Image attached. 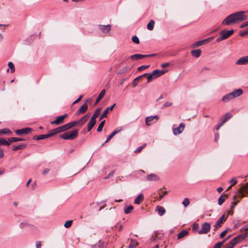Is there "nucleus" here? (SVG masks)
<instances>
[{"mask_svg": "<svg viewBox=\"0 0 248 248\" xmlns=\"http://www.w3.org/2000/svg\"><path fill=\"white\" fill-rule=\"evenodd\" d=\"M188 233V232L186 230H183L178 234V239H181L185 236H186Z\"/></svg>", "mask_w": 248, "mask_h": 248, "instance_id": "29", "label": "nucleus"}, {"mask_svg": "<svg viewBox=\"0 0 248 248\" xmlns=\"http://www.w3.org/2000/svg\"><path fill=\"white\" fill-rule=\"evenodd\" d=\"M167 70H159L158 69L154 70L151 73H150L148 75L147 77V82L148 83L151 82L153 79H155L159 76L163 75L166 72H167Z\"/></svg>", "mask_w": 248, "mask_h": 248, "instance_id": "3", "label": "nucleus"}, {"mask_svg": "<svg viewBox=\"0 0 248 248\" xmlns=\"http://www.w3.org/2000/svg\"><path fill=\"white\" fill-rule=\"evenodd\" d=\"M156 210L160 216H163L166 212L165 208L162 206H157Z\"/></svg>", "mask_w": 248, "mask_h": 248, "instance_id": "31", "label": "nucleus"}, {"mask_svg": "<svg viewBox=\"0 0 248 248\" xmlns=\"http://www.w3.org/2000/svg\"><path fill=\"white\" fill-rule=\"evenodd\" d=\"M57 133H59V132L57 131V128H55L53 130H52L51 131H50V133H49L48 134L49 135H50V137H52V136L57 134Z\"/></svg>", "mask_w": 248, "mask_h": 248, "instance_id": "54", "label": "nucleus"}, {"mask_svg": "<svg viewBox=\"0 0 248 248\" xmlns=\"http://www.w3.org/2000/svg\"><path fill=\"white\" fill-rule=\"evenodd\" d=\"M98 27L99 30L104 33H108L111 29V25L108 24L107 25H99Z\"/></svg>", "mask_w": 248, "mask_h": 248, "instance_id": "14", "label": "nucleus"}, {"mask_svg": "<svg viewBox=\"0 0 248 248\" xmlns=\"http://www.w3.org/2000/svg\"><path fill=\"white\" fill-rule=\"evenodd\" d=\"M138 245L139 243L136 240L131 239L128 247L129 248H136Z\"/></svg>", "mask_w": 248, "mask_h": 248, "instance_id": "32", "label": "nucleus"}, {"mask_svg": "<svg viewBox=\"0 0 248 248\" xmlns=\"http://www.w3.org/2000/svg\"><path fill=\"white\" fill-rule=\"evenodd\" d=\"M227 197V194H223L220 196L218 200V204L219 205H221L223 204V203L225 202V198Z\"/></svg>", "mask_w": 248, "mask_h": 248, "instance_id": "33", "label": "nucleus"}, {"mask_svg": "<svg viewBox=\"0 0 248 248\" xmlns=\"http://www.w3.org/2000/svg\"><path fill=\"white\" fill-rule=\"evenodd\" d=\"M191 55L196 58H199L202 54V51L200 49L192 50L191 51Z\"/></svg>", "mask_w": 248, "mask_h": 248, "instance_id": "27", "label": "nucleus"}, {"mask_svg": "<svg viewBox=\"0 0 248 248\" xmlns=\"http://www.w3.org/2000/svg\"><path fill=\"white\" fill-rule=\"evenodd\" d=\"M149 67V65H142L138 67V71H141L145 69L148 68Z\"/></svg>", "mask_w": 248, "mask_h": 248, "instance_id": "52", "label": "nucleus"}, {"mask_svg": "<svg viewBox=\"0 0 248 248\" xmlns=\"http://www.w3.org/2000/svg\"><path fill=\"white\" fill-rule=\"evenodd\" d=\"M232 117V115L229 113V112H228V113H226L225 115H224L223 116H222L220 119V121H222V123H226L228 120H229L230 118H231Z\"/></svg>", "mask_w": 248, "mask_h": 248, "instance_id": "23", "label": "nucleus"}, {"mask_svg": "<svg viewBox=\"0 0 248 248\" xmlns=\"http://www.w3.org/2000/svg\"><path fill=\"white\" fill-rule=\"evenodd\" d=\"M145 145L146 144H145L142 146L139 147L136 150H135L134 153L137 154L140 152Z\"/></svg>", "mask_w": 248, "mask_h": 248, "instance_id": "50", "label": "nucleus"}, {"mask_svg": "<svg viewBox=\"0 0 248 248\" xmlns=\"http://www.w3.org/2000/svg\"><path fill=\"white\" fill-rule=\"evenodd\" d=\"M116 105V104H114L113 105L110 106V107L107 108L103 111V112L101 115L99 120H101L104 118H106L107 117V114L109 112V111H111L113 110V108Z\"/></svg>", "mask_w": 248, "mask_h": 248, "instance_id": "16", "label": "nucleus"}, {"mask_svg": "<svg viewBox=\"0 0 248 248\" xmlns=\"http://www.w3.org/2000/svg\"><path fill=\"white\" fill-rule=\"evenodd\" d=\"M247 235L246 234H241L237 236L235 238H233L230 242L232 243L233 246L236 245L237 244L242 241L243 240L245 239Z\"/></svg>", "mask_w": 248, "mask_h": 248, "instance_id": "9", "label": "nucleus"}, {"mask_svg": "<svg viewBox=\"0 0 248 248\" xmlns=\"http://www.w3.org/2000/svg\"><path fill=\"white\" fill-rule=\"evenodd\" d=\"M51 135H49L48 134L45 135H40L39 136H35L33 137V140H44L45 139L48 138L50 137Z\"/></svg>", "mask_w": 248, "mask_h": 248, "instance_id": "24", "label": "nucleus"}, {"mask_svg": "<svg viewBox=\"0 0 248 248\" xmlns=\"http://www.w3.org/2000/svg\"><path fill=\"white\" fill-rule=\"evenodd\" d=\"M234 246L230 242V243L226 246L225 248H233Z\"/></svg>", "mask_w": 248, "mask_h": 248, "instance_id": "63", "label": "nucleus"}, {"mask_svg": "<svg viewBox=\"0 0 248 248\" xmlns=\"http://www.w3.org/2000/svg\"><path fill=\"white\" fill-rule=\"evenodd\" d=\"M68 117V114H65L63 115L57 117L56 120L51 122L52 124L59 125L64 123V120L65 118Z\"/></svg>", "mask_w": 248, "mask_h": 248, "instance_id": "7", "label": "nucleus"}, {"mask_svg": "<svg viewBox=\"0 0 248 248\" xmlns=\"http://www.w3.org/2000/svg\"><path fill=\"white\" fill-rule=\"evenodd\" d=\"M239 192L241 194V198L247 196L248 194V183L245 186L243 185L241 186Z\"/></svg>", "mask_w": 248, "mask_h": 248, "instance_id": "13", "label": "nucleus"}, {"mask_svg": "<svg viewBox=\"0 0 248 248\" xmlns=\"http://www.w3.org/2000/svg\"><path fill=\"white\" fill-rule=\"evenodd\" d=\"M23 140H24L22 138H16V137H11V138H9L8 139V141H9L10 144L13 142H17V141H22Z\"/></svg>", "mask_w": 248, "mask_h": 248, "instance_id": "36", "label": "nucleus"}, {"mask_svg": "<svg viewBox=\"0 0 248 248\" xmlns=\"http://www.w3.org/2000/svg\"><path fill=\"white\" fill-rule=\"evenodd\" d=\"M88 109L87 104L84 103L78 110L76 113L77 115L85 113Z\"/></svg>", "mask_w": 248, "mask_h": 248, "instance_id": "19", "label": "nucleus"}, {"mask_svg": "<svg viewBox=\"0 0 248 248\" xmlns=\"http://www.w3.org/2000/svg\"><path fill=\"white\" fill-rule=\"evenodd\" d=\"M229 182L231 184V186H233L237 184V180L235 177H233L230 180Z\"/></svg>", "mask_w": 248, "mask_h": 248, "instance_id": "48", "label": "nucleus"}, {"mask_svg": "<svg viewBox=\"0 0 248 248\" xmlns=\"http://www.w3.org/2000/svg\"><path fill=\"white\" fill-rule=\"evenodd\" d=\"M97 248H103L104 245V242L101 240L99 241L98 242Z\"/></svg>", "mask_w": 248, "mask_h": 248, "instance_id": "55", "label": "nucleus"}, {"mask_svg": "<svg viewBox=\"0 0 248 248\" xmlns=\"http://www.w3.org/2000/svg\"><path fill=\"white\" fill-rule=\"evenodd\" d=\"M224 123H222V121H219V124H217V125L216 126V130H218L221 126H222L223 125Z\"/></svg>", "mask_w": 248, "mask_h": 248, "instance_id": "60", "label": "nucleus"}, {"mask_svg": "<svg viewBox=\"0 0 248 248\" xmlns=\"http://www.w3.org/2000/svg\"><path fill=\"white\" fill-rule=\"evenodd\" d=\"M230 230V229L227 228L225 231H223L220 234V238H223L227 234L228 231Z\"/></svg>", "mask_w": 248, "mask_h": 248, "instance_id": "51", "label": "nucleus"}, {"mask_svg": "<svg viewBox=\"0 0 248 248\" xmlns=\"http://www.w3.org/2000/svg\"><path fill=\"white\" fill-rule=\"evenodd\" d=\"M120 129H118V128L116 129L112 133H111L107 139L106 141L103 143L102 146H103L105 143L108 142L117 133L120 131Z\"/></svg>", "mask_w": 248, "mask_h": 248, "instance_id": "21", "label": "nucleus"}, {"mask_svg": "<svg viewBox=\"0 0 248 248\" xmlns=\"http://www.w3.org/2000/svg\"><path fill=\"white\" fill-rule=\"evenodd\" d=\"M189 203H190L189 200L187 198L184 199V200L182 202L183 205L185 207H187L189 204Z\"/></svg>", "mask_w": 248, "mask_h": 248, "instance_id": "44", "label": "nucleus"}, {"mask_svg": "<svg viewBox=\"0 0 248 248\" xmlns=\"http://www.w3.org/2000/svg\"><path fill=\"white\" fill-rule=\"evenodd\" d=\"M133 209H134L133 206L132 205H129L127 207H125L124 208V213L126 214H129L132 211Z\"/></svg>", "mask_w": 248, "mask_h": 248, "instance_id": "40", "label": "nucleus"}, {"mask_svg": "<svg viewBox=\"0 0 248 248\" xmlns=\"http://www.w3.org/2000/svg\"><path fill=\"white\" fill-rule=\"evenodd\" d=\"M26 147V145L20 144L17 146H14L12 148V150L14 151H16L19 150L23 149Z\"/></svg>", "mask_w": 248, "mask_h": 248, "instance_id": "35", "label": "nucleus"}, {"mask_svg": "<svg viewBox=\"0 0 248 248\" xmlns=\"http://www.w3.org/2000/svg\"><path fill=\"white\" fill-rule=\"evenodd\" d=\"M32 130L31 128L27 127L25 128L16 130L15 131V133L17 135H22L23 134H27L31 132Z\"/></svg>", "mask_w": 248, "mask_h": 248, "instance_id": "12", "label": "nucleus"}, {"mask_svg": "<svg viewBox=\"0 0 248 248\" xmlns=\"http://www.w3.org/2000/svg\"><path fill=\"white\" fill-rule=\"evenodd\" d=\"M145 179L149 181H157L159 180V177L155 174L151 173L147 175Z\"/></svg>", "mask_w": 248, "mask_h": 248, "instance_id": "17", "label": "nucleus"}, {"mask_svg": "<svg viewBox=\"0 0 248 248\" xmlns=\"http://www.w3.org/2000/svg\"><path fill=\"white\" fill-rule=\"evenodd\" d=\"M11 133V131L7 128L0 129V135L1 134H8Z\"/></svg>", "mask_w": 248, "mask_h": 248, "instance_id": "43", "label": "nucleus"}, {"mask_svg": "<svg viewBox=\"0 0 248 248\" xmlns=\"http://www.w3.org/2000/svg\"><path fill=\"white\" fill-rule=\"evenodd\" d=\"M240 35L241 36H244L246 35H248V30L246 31H243V32H240Z\"/></svg>", "mask_w": 248, "mask_h": 248, "instance_id": "64", "label": "nucleus"}, {"mask_svg": "<svg viewBox=\"0 0 248 248\" xmlns=\"http://www.w3.org/2000/svg\"><path fill=\"white\" fill-rule=\"evenodd\" d=\"M234 32V30L227 31L224 30L220 32V36L217 39V42H219L223 40L226 39L231 36Z\"/></svg>", "mask_w": 248, "mask_h": 248, "instance_id": "4", "label": "nucleus"}, {"mask_svg": "<svg viewBox=\"0 0 248 248\" xmlns=\"http://www.w3.org/2000/svg\"><path fill=\"white\" fill-rule=\"evenodd\" d=\"M139 81L138 80V79H136V78L134 79L133 81V82H132V85L133 86L135 87H136L139 83Z\"/></svg>", "mask_w": 248, "mask_h": 248, "instance_id": "61", "label": "nucleus"}, {"mask_svg": "<svg viewBox=\"0 0 248 248\" xmlns=\"http://www.w3.org/2000/svg\"><path fill=\"white\" fill-rule=\"evenodd\" d=\"M57 128V131H58V132H59V133L62 132H64V130H63V127H62V126H60V127H57V128Z\"/></svg>", "mask_w": 248, "mask_h": 248, "instance_id": "62", "label": "nucleus"}, {"mask_svg": "<svg viewBox=\"0 0 248 248\" xmlns=\"http://www.w3.org/2000/svg\"><path fill=\"white\" fill-rule=\"evenodd\" d=\"M8 66H9V69H10V72L11 73H13L15 71V68L14 64L12 62H9L8 64Z\"/></svg>", "mask_w": 248, "mask_h": 248, "instance_id": "41", "label": "nucleus"}, {"mask_svg": "<svg viewBox=\"0 0 248 248\" xmlns=\"http://www.w3.org/2000/svg\"><path fill=\"white\" fill-rule=\"evenodd\" d=\"M232 99L233 98L232 97V95L230 93L223 96L222 98V101L224 102H228Z\"/></svg>", "mask_w": 248, "mask_h": 248, "instance_id": "30", "label": "nucleus"}, {"mask_svg": "<svg viewBox=\"0 0 248 248\" xmlns=\"http://www.w3.org/2000/svg\"><path fill=\"white\" fill-rule=\"evenodd\" d=\"M82 97H83V96L82 95H80L79 96V97L73 103V105L79 102L81 100V99L82 98Z\"/></svg>", "mask_w": 248, "mask_h": 248, "instance_id": "57", "label": "nucleus"}, {"mask_svg": "<svg viewBox=\"0 0 248 248\" xmlns=\"http://www.w3.org/2000/svg\"><path fill=\"white\" fill-rule=\"evenodd\" d=\"M78 129H75L72 131L65 132L60 135L61 139L66 140H73L78 136Z\"/></svg>", "mask_w": 248, "mask_h": 248, "instance_id": "2", "label": "nucleus"}, {"mask_svg": "<svg viewBox=\"0 0 248 248\" xmlns=\"http://www.w3.org/2000/svg\"><path fill=\"white\" fill-rule=\"evenodd\" d=\"M243 11L235 12L228 16L222 22L223 25H230L232 24L239 23L247 19V16Z\"/></svg>", "mask_w": 248, "mask_h": 248, "instance_id": "1", "label": "nucleus"}, {"mask_svg": "<svg viewBox=\"0 0 248 248\" xmlns=\"http://www.w3.org/2000/svg\"><path fill=\"white\" fill-rule=\"evenodd\" d=\"M248 64V55L239 58L235 62L237 65H246Z\"/></svg>", "mask_w": 248, "mask_h": 248, "instance_id": "15", "label": "nucleus"}, {"mask_svg": "<svg viewBox=\"0 0 248 248\" xmlns=\"http://www.w3.org/2000/svg\"><path fill=\"white\" fill-rule=\"evenodd\" d=\"M226 240H223L222 242H218L217 243L214 247L213 248H221L222 245L224 244V243L225 242Z\"/></svg>", "mask_w": 248, "mask_h": 248, "instance_id": "46", "label": "nucleus"}, {"mask_svg": "<svg viewBox=\"0 0 248 248\" xmlns=\"http://www.w3.org/2000/svg\"><path fill=\"white\" fill-rule=\"evenodd\" d=\"M204 41H203L202 40L197 41V42L194 43V44H193L191 46V47H197L203 45V44H204Z\"/></svg>", "mask_w": 248, "mask_h": 248, "instance_id": "37", "label": "nucleus"}, {"mask_svg": "<svg viewBox=\"0 0 248 248\" xmlns=\"http://www.w3.org/2000/svg\"><path fill=\"white\" fill-rule=\"evenodd\" d=\"M72 223H73V220H68L64 223V226L66 228H68L71 226Z\"/></svg>", "mask_w": 248, "mask_h": 248, "instance_id": "45", "label": "nucleus"}, {"mask_svg": "<svg viewBox=\"0 0 248 248\" xmlns=\"http://www.w3.org/2000/svg\"><path fill=\"white\" fill-rule=\"evenodd\" d=\"M172 105V103L170 102H166L163 106V108H167Z\"/></svg>", "mask_w": 248, "mask_h": 248, "instance_id": "56", "label": "nucleus"}, {"mask_svg": "<svg viewBox=\"0 0 248 248\" xmlns=\"http://www.w3.org/2000/svg\"><path fill=\"white\" fill-rule=\"evenodd\" d=\"M105 120L103 121L102 122H101V123L99 124V125L97 129V131L98 132H100L102 131L103 128L105 124Z\"/></svg>", "mask_w": 248, "mask_h": 248, "instance_id": "42", "label": "nucleus"}, {"mask_svg": "<svg viewBox=\"0 0 248 248\" xmlns=\"http://www.w3.org/2000/svg\"><path fill=\"white\" fill-rule=\"evenodd\" d=\"M168 193V191H165L163 192V194L159 196V200L160 201L166 194Z\"/></svg>", "mask_w": 248, "mask_h": 248, "instance_id": "58", "label": "nucleus"}, {"mask_svg": "<svg viewBox=\"0 0 248 248\" xmlns=\"http://www.w3.org/2000/svg\"><path fill=\"white\" fill-rule=\"evenodd\" d=\"M67 124L68 125V127L69 129L74 127L75 125H76V122H75V121H73V122H70Z\"/></svg>", "mask_w": 248, "mask_h": 248, "instance_id": "49", "label": "nucleus"}, {"mask_svg": "<svg viewBox=\"0 0 248 248\" xmlns=\"http://www.w3.org/2000/svg\"><path fill=\"white\" fill-rule=\"evenodd\" d=\"M132 67H133L132 66L131 67L128 66H125L122 69H121L119 71L118 74L122 75V74H124L125 73H127L131 70Z\"/></svg>", "mask_w": 248, "mask_h": 248, "instance_id": "25", "label": "nucleus"}, {"mask_svg": "<svg viewBox=\"0 0 248 248\" xmlns=\"http://www.w3.org/2000/svg\"><path fill=\"white\" fill-rule=\"evenodd\" d=\"M101 110H102V108H97L95 111V112H94V113L93 114L92 117H91L92 118H93L94 119L96 120V119L99 116V115H100V112L101 111Z\"/></svg>", "mask_w": 248, "mask_h": 248, "instance_id": "34", "label": "nucleus"}, {"mask_svg": "<svg viewBox=\"0 0 248 248\" xmlns=\"http://www.w3.org/2000/svg\"><path fill=\"white\" fill-rule=\"evenodd\" d=\"M211 229V226L209 223L204 222L202 225V228L199 231L198 233L200 234H207Z\"/></svg>", "mask_w": 248, "mask_h": 248, "instance_id": "6", "label": "nucleus"}, {"mask_svg": "<svg viewBox=\"0 0 248 248\" xmlns=\"http://www.w3.org/2000/svg\"><path fill=\"white\" fill-rule=\"evenodd\" d=\"M1 145L9 146L10 145V142L8 140L7 141L4 139L0 138V146Z\"/></svg>", "mask_w": 248, "mask_h": 248, "instance_id": "39", "label": "nucleus"}, {"mask_svg": "<svg viewBox=\"0 0 248 248\" xmlns=\"http://www.w3.org/2000/svg\"><path fill=\"white\" fill-rule=\"evenodd\" d=\"M155 25V21L153 20H151L150 22L148 23L147 28L148 30L150 31H152L154 29Z\"/></svg>", "mask_w": 248, "mask_h": 248, "instance_id": "38", "label": "nucleus"}, {"mask_svg": "<svg viewBox=\"0 0 248 248\" xmlns=\"http://www.w3.org/2000/svg\"><path fill=\"white\" fill-rule=\"evenodd\" d=\"M228 216L227 217H225V215L224 214L216 222L215 225L214 226V231L216 232L217 231L218 228H219L223 223L226 221L227 219Z\"/></svg>", "mask_w": 248, "mask_h": 248, "instance_id": "5", "label": "nucleus"}, {"mask_svg": "<svg viewBox=\"0 0 248 248\" xmlns=\"http://www.w3.org/2000/svg\"><path fill=\"white\" fill-rule=\"evenodd\" d=\"M29 225V224L26 221H24L20 224V227L21 228H23L26 227H28Z\"/></svg>", "mask_w": 248, "mask_h": 248, "instance_id": "53", "label": "nucleus"}, {"mask_svg": "<svg viewBox=\"0 0 248 248\" xmlns=\"http://www.w3.org/2000/svg\"><path fill=\"white\" fill-rule=\"evenodd\" d=\"M132 40L133 42H134L135 43L137 44H139L140 43V40H139V39L138 38V37L136 36V35H134V36H133L132 37Z\"/></svg>", "mask_w": 248, "mask_h": 248, "instance_id": "47", "label": "nucleus"}, {"mask_svg": "<svg viewBox=\"0 0 248 248\" xmlns=\"http://www.w3.org/2000/svg\"><path fill=\"white\" fill-rule=\"evenodd\" d=\"M106 94V90L105 89L103 90L100 93H99L98 97L97 98L94 105H96L104 97Z\"/></svg>", "mask_w": 248, "mask_h": 248, "instance_id": "26", "label": "nucleus"}, {"mask_svg": "<svg viewBox=\"0 0 248 248\" xmlns=\"http://www.w3.org/2000/svg\"><path fill=\"white\" fill-rule=\"evenodd\" d=\"M155 119H156V120H158V118L156 115L155 116H151L150 117H147L145 119V123L147 125H151L150 123L151 122L153 121Z\"/></svg>", "mask_w": 248, "mask_h": 248, "instance_id": "28", "label": "nucleus"}, {"mask_svg": "<svg viewBox=\"0 0 248 248\" xmlns=\"http://www.w3.org/2000/svg\"><path fill=\"white\" fill-rule=\"evenodd\" d=\"M155 54H149V55H143L140 54H137L132 55L130 56V58L133 61H136L138 60H140L144 58L150 57L152 56H155Z\"/></svg>", "mask_w": 248, "mask_h": 248, "instance_id": "8", "label": "nucleus"}, {"mask_svg": "<svg viewBox=\"0 0 248 248\" xmlns=\"http://www.w3.org/2000/svg\"><path fill=\"white\" fill-rule=\"evenodd\" d=\"M89 114H87L83 116L78 121H75V122H76V125H78L79 127H81L89 119Z\"/></svg>", "mask_w": 248, "mask_h": 248, "instance_id": "11", "label": "nucleus"}, {"mask_svg": "<svg viewBox=\"0 0 248 248\" xmlns=\"http://www.w3.org/2000/svg\"><path fill=\"white\" fill-rule=\"evenodd\" d=\"M243 90L241 89H236L232 92L230 93L232 95V97L233 98L235 97H237L240 96L243 93Z\"/></svg>", "mask_w": 248, "mask_h": 248, "instance_id": "18", "label": "nucleus"}, {"mask_svg": "<svg viewBox=\"0 0 248 248\" xmlns=\"http://www.w3.org/2000/svg\"><path fill=\"white\" fill-rule=\"evenodd\" d=\"M239 201H234L233 202H232V205H231V209L232 210L233 209V208L234 207V206L237 204V203H238Z\"/></svg>", "mask_w": 248, "mask_h": 248, "instance_id": "59", "label": "nucleus"}, {"mask_svg": "<svg viewBox=\"0 0 248 248\" xmlns=\"http://www.w3.org/2000/svg\"><path fill=\"white\" fill-rule=\"evenodd\" d=\"M144 200V196L142 194L139 195L134 200V203L136 204H140Z\"/></svg>", "mask_w": 248, "mask_h": 248, "instance_id": "22", "label": "nucleus"}, {"mask_svg": "<svg viewBox=\"0 0 248 248\" xmlns=\"http://www.w3.org/2000/svg\"><path fill=\"white\" fill-rule=\"evenodd\" d=\"M96 124V120L93 118H91L87 125V131H90L93 127Z\"/></svg>", "mask_w": 248, "mask_h": 248, "instance_id": "20", "label": "nucleus"}, {"mask_svg": "<svg viewBox=\"0 0 248 248\" xmlns=\"http://www.w3.org/2000/svg\"><path fill=\"white\" fill-rule=\"evenodd\" d=\"M185 125L183 123L180 124V125L178 127L173 128L172 131L174 135H178L181 134L184 130Z\"/></svg>", "mask_w": 248, "mask_h": 248, "instance_id": "10", "label": "nucleus"}]
</instances>
